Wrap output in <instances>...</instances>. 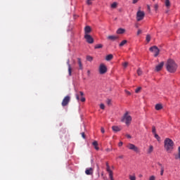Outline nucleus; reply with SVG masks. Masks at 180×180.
<instances>
[{
  "instance_id": "f257e3e1",
  "label": "nucleus",
  "mask_w": 180,
  "mask_h": 180,
  "mask_svg": "<svg viewBox=\"0 0 180 180\" xmlns=\"http://www.w3.org/2000/svg\"><path fill=\"white\" fill-rule=\"evenodd\" d=\"M166 68L169 72L174 73L176 71L178 65L174 60L169 59L166 63Z\"/></svg>"
},
{
  "instance_id": "f03ea898",
  "label": "nucleus",
  "mask_w": 180,
  "mask_h": 180,
  "mask_svg": "<svg viewBox=\"0 0 180 180\" xmlns=\"http://www.w3.org/2000/svg\"><path fill=\"white\" fill-rule=\"evenodd\" d=\"M165 149L167 153H172V150H174V141L172 139L169 138L165 139L164 141Z\"/></svg>"
},
{
  "instance_id": "7ed1b4c3",
  "label": "nucleus",
  "mask_w": 180,
  "mask_h": 180,
  "mask_svg": "<svg viewBox=\"0 0 180 180\" xmlns=\"http://www.w3.org/2000/svg\"><path fill=\"white\" fill-rule=\"evenodd\" d=\"M121 122L125 123L127 126H129L131 123V116L129 115V112H126L121 119Z\"/></svg>"
},
{
  "instance_id": "20e7f679",
  "label": "nucleus",
  "mask_w": 180,
  "mask_h": 180,
  "mask_svg": "<svg viewBox=\"0 0 180 180\" xmlns=\"http://www.w3.org/2000/svg\"><path fill=\"white\" fill-rule=\"evenodd\" d=\"M149 51H151V53H155L154 57H158V55L160 54V49L157 46H151L149 49Z\"/></svg>"
},
{
  "instance_id": "39448f33",
  "label": "nucleus",
  "mask_w": 180,
  "mask_h": 180,
  "mask_svg": "<svg viewBox=\"0 0 180 180\" xmlns=\"http://www.w3.org/2000/svg\"><path fill=\"white\" fill-rule=\"evenodd\" d=\"M99 73L103 75V74H106L108 72V68H106V65L105 64L101 63L98 68Z\"/></svg>"
},
{
  "instance_id": "423d86ee",
  "label": "nucleus",
  "mask_w": 180,
  "mask_h": 180,
  "mask_svg": "<svg viewBox=\"0 0 180 180\" xmlns=\"http://www.w3.org/2000/svg\"><path fill=\"white\" fill-rule=\"evenodd\" d=\"M144 11H139L136 13V20L140 22V20H143L145 16Z\"/></svg>"
},
{
  "instance_id": "0eeeda50",
  "label": "nucleus",
  "mask_w": 180,
  "mask_h": 180,
  "mask_svg": "<svg viewBox=\"0 0 180 180\" xmlns=\"http://www.w3.org/2000/svg\"><path fill=\"white\" fill-rule=\"evenodd\" d=\"M127 147L129 150H132L135 153H140V149L133 143H129Z\"/></svg>"
},
{
  "instance_id": "6e6552de",
  "label": "nucleus",
  "mask_w": 180,
  "mask_h": 180,
  "mask_svg": "<svg viewBox=\"0 0 180 180\" xmlns=\"http://www.w3.org/2000/svg\"><path fill=\"white\" fill-rule=\"evenodd\" d=\"M70 101H71V97L70 96H66L62 101V106H67V105L70 103Z\"/></svg>"
},
{
  "instance_id": "1a4fd4ad",
  "label": "nucleus",
  "mask_w": 180,
  "mask_h": 180,
  "mask_svg": "<svg viewBox=\"0 0 180 180\" xmlns=\"http://www.w3.org/2000/svg\"><path fill=\"white\" fill-rule=\"evenodd\" d=\"M106 171L109 174V177L110 180H115L113 179V172L110 170V167L109 166V163L106 162Z\"/></svg>"
},
{
  "instance_id": "9d476101",
  "label": "nucleus",
  "mask_w": 180,
  "mask_h": 180,
  "mask_svg": "<svg viewBox=\"0 0 180 180\" xmlns=\"http://www.w3.org/2000/svg\"><path fill=\"white\" fill-rule=\"evenodd\" d=\"M84 39L89 44H92L94 43V38L89 34H84Z\"/></svg>"
},
{
  "instance_id": "9b49d317",
  "label": "nucleus",
  "mask_w": 180,
  "mask_h": 180,
  "mask_svg": "<svg viewBox=\"0 0 180 180\" xmlns=\"http://www.w3.org/2000/svg\"><path fill=\"white\" fill-rule=\"evenodd\" d=\"M92 32V28L89 25L84 27V34H89Z\"/></svg>"
},
{
  "instance_id": "f8f14e48",
  "label": "nucleus",
  "mask_w": 180,
  "mask_h": 180,
  "mask_svg": "<svg viewBox=\"0 0 180 180\" xmlns=\"http://www.w3.org/2000/svg\"><path fill=\"white\" fill-rule=\"evenodd\" d=\"M67 65L68 66V74L69 76L71 77V75H72V68H71V64H70V59H68L67 60Z\"/></svg>"
},
{
  "instance_id": "ddd939ff",
  "label": "nucleus",
  "mask_w": 180,
  "mask_h": 180,
  "mask_svg": "<svg viewBox=\"0 0 180 180\" xmlns=\"http://www.w3.org/2000/svg\"><path fill=\"white\" fill-rule=\"evenodd\" d=\"M85 174L86 175H92L94 174V169L92 167L86 169Z\"/></svg>"
},
{
  "instance_id": "4468645a",
  "label": "nucleus",
  "mask_w": 180,
  "mask_h": 180,
  "mask_svg": "<svg viewBox=\"0 0 180 180\" xmlns=\"http://www.w3.org/2000/svg\"><path fill=\"white\" fill-rule=\"evenodd\" d=\"M162 67H164V62H161L159 65L156 66L155 71H161V70H162Z\"/></svg>"
},
{
  "instance_id": "2eb2a0df",
  "label": "nucleus",
  "mask_w": 180,
  "mask_h": 180,
  "mask_svg": "<svg viewBox=\"0 0 180 180\" xmlns=\"http://www.w3.org/2000/svg\"><path fill=\"white\" fill-rule=\"evenodd\" d=\"M77 64L79 65V70H84V66L82 65V61L80 58H77Z\"/></svg>"
},
{
  "instance_id": "dca6fc26",
  "label": "nucleus",
  "mask_w": 180,
  "mask_h": 180,
  "mask_svg": "<svg viewBox=\"0 0 180 180\" xmlns=\"http://www.w3.org/2000/svg\"><path fill=\"white\" fill-rule=\"evenodd\" d=\"M117 34H123L124 33H126V30L124 28H119L117 32H116Z\"/></svg>"
},
{
  "instance_id": "f3484780",
  "label": "nucleus",
  "mask_w": 180,
  "mask_h": 180,
  "mask_svg": "<svg viewBox=\"0 0 180 180\" xmlns=\"http://www.w3.org/2000/svg\"><path fill=\"white\" fill-rule=\"evenodd\" d=\"M108 40H112V41H115V40H117L119 37L115 35H110L108 37Z\"/></svg>"
},
{
  "instance_id": "a211bd4d",
  "label": "nucleus",
  "mask_w": 180,
  "mask_h": 180,
  "mask_svg": "<svg viewBox=\"0 0 180 180\" xmlns=\"http://www.w3.org/2000/svg\"><path fill=\"white\" fill-rule=\"evenodd\" d=\"M112 129L113 131H120V130H121L120 127H119L117 126H112Z\"/></svg>"
},
{
  "instance_id": "6ab92c4d",
  "label": "nucleus",
  "mask_w": 180,
  "mask_h": 180,
  "mask_svg": "<svg viewBox=\"0 0 180 180\" xmlns=\"http://www.w3.org/2000/svg\"><path fill=\"white\" fill-rule=\"evenodd\" d=\"M155 108L156 110H161V109H162V104H156Z\"/></svg>"
},
{
  "instance_id": "aec40b11",
  "label": "nucleus",
  "mask_w": 180,
  "mask_h": 180,
  "mask_svg": "<svg viewBox=\"0 0 180 180\" xmlns=\"http://www.w3.org/2000/svg\"><path fill=\"white\" fill-rule=\"evenodd\" d=\"M113 58V55L109 54L105 57L106 61H110Z\"/></svg>"
},
{
  "instance_id": "412c9836",
  "label": "nucleus",
  "mask_w": 180,
  "mask_h": 180,
  "mask_svg": "<svg viewBox=\"0 0 180 180\" xmlns=\"http://www.w3.org/2000/svg\"><path fill=\"white\" fill-rule=\"evenodd\" d=\"M92 145L94 146V147L95 148V150H99V147H98V141H94L92 143Z\"/></svg>"
},
{
  "instance_id": "4be33fe9",
  "label": "nucleus",
  "mask_w": 180,
  "mask_h": 180,
  "mask_svg": "<svg viewBox=\"0 0 180 180\" xmlns=\"http://www.w3.org/2000/svg\"><path fill=\"white\" fill-rule=\"evenodd\" d=\"M165 5L167 8H169L171 6V2L169 0H165Z\"/></svg>"
},
{
  "instance_id": "5701e85b",
  "label": "nucleus",
  "mask_w": 180,
  "mask_h": 180,
  "mask_svg": "<svg viewBox=\"0 0 180 180\" xmlns=\"http://www.w3.org/2000/svg\"><path fill=\"white\" fill-rule=\"evenodd\" d=\"M154 150V147L153 146H150L148 150V153L151 154V153Z\"/></svg>"
},
{
  "instance_id": "b1692460",
  "label": "nucleus",
  "mask_w": 180,
  "mask_h": 180,
  "mask_svg": "<svg viewBox=\"0 0 180 180\" xmlns=\"http://www.w3.org/2000/svg\"><path fill=\"white\" fill-rule=\"evenodd\" d=\"M127 44V40H123L120 44V47H123V46H124V44Z\"/></svg>"
},
{
  "instance_id": "393cba45",
  "label": "nucleus",
  "mask_w": 180,
  "mask_h": 180,
  "mask_svg": "<svg viewBox=\"0 0 180 180\" xmlns=\"http://www.w3.org/2000/svg\"><path fill=\"white\" fill-rule=\"evenodd\" d=\"M117 7V3L114 2L111 4V8H112V9H115Z\"/></svg>"
},
{
  "instance_id": "a878e982",
  "label": "nucleus",
  "mask_w": 180,
  "mask_h": 180,
  "mask_svg": "<svg viewBox=\"0 0 180 180\" xmlns=\"http://www.w3.org/2000/svg\"><path fill=\"white\" fill-rule=\"evenodd\" d=\"M150 40H151V36H150V34H147L146 35V41L148 43H150Z\"/></svg>"
},
{
  "instance_id": "bb28decb",
  "label": "nucleus",
  "mask_w": 180,
  "mask_h": 180,
  "mask_svg": "<svg viewBox=\"0 0 180 180\" xmlns=\"http://www.w3.org/2000/svg\"><path fill=\"white\" fill-rule=\"evenodd\" d=\"M86 60H87V61H92L93 60H94V58H92V56H86Z\"/></svg>"
},
{
  "instance_id": "cd10ccee",
  "label": "nucleus",
  "mask_w": 180,
  "mask_h": 180,
  "mask_svg": "<svg viewBox=\"0 0 180 180\" xmlns=\"http://www.w3.org/2000/svg\"><path fill=\"white\" fill-rule=\"evenodd\" d=\"M155 136V138L158 140V141H160V140H161V138L160 137V136H158V134H153Z\"/></svg>"
},
{
  "instance_id": "c85d7f7f",
  "label": "nucleus",
  "mask_w": 180,
  "mask_h": 180,
  "mask_svg": "<svg viewBox=\"0 0 180 180\" xmlns=\"http://www.w3.org/2000/svg\"><path fill=\"white\" fill-rule=\"evenodd\" d=\"M103 47V45L99 44L95 46L94 49H102Z\"/></svg>"
},
{
  "instance_id": "c756f323",
  "label": "nucleus",
  "mask_w": 180,
  "mask_h": 180,
  "mask_svg": "<svg viewBox=\"0 0 180 180\" xmlns=\"http://www.w3.org/2000/svg\"><path fill=\"white\" fill-rule=\"evenodd\" d=\"M129 179L130 180H136V175H133V176H131V175H129Z\"/></svg>"
},
{
  "instance_id": "7c9ffc66",
  "label": "nucleus",
  "mask_w": 180,
  "mask_h": 180,
  "mask_svg": "<svg viewBox=\"0 0 180 180\" xmlns=\"http://www.w3.org/2000/svg\"><path fill=\"white\" fill-rule=\"evenodd\" d=\"M152 133H153V134H155L157 133L155 127L154 126L152 127Z\"/></svg>"
},
{
  "instance_id": "2f4dec72",
  "label": "nucleus",
  "mask_w": 180,
  "mask_h": 180,
  "mask_svg": "<svg viewBox=\"0 0 180 180\" xmlns=\"http://www.w3.org/2000/svg\"><path fill=\"white\" fill-rule=\"evenodd\" d=\"M137 74H138V75H141V74H143L141 69H140V68L138 69Z\"/></svg>"
},
{
  "instance_id": "473e14b6",
  "label": "nucleus",
  "mask_w": 180,
  "mask_h": 180,
  "mask_svg": "<svg viewBox=\"0 0 180 180\" xmlns=\"http://www.w3.org/2000/svg\"><path fill=\"white\" fill-rule=\"evenodd\" d=\"M160 175L161 176L164 175V167H162L160 168Z\"/></svg>"
},
{
  "instance_id": "72a5a7b5",
  "label": "nucleus",
  "mask_w": 180,
  "mask_h": 180,
  "mask_svg": "<svg viewBox=\"0 0 180 180\" xmlns=\"http://www.w3.org/2000/svg\"><path fill=\"white\" fill-rule=\"evenodd\" d=\"M124 68H127V65H129V63L127 62H125L122 64Z\"/></svg>"
},
{
  "instance_id": "f704fd0d",
  "label": "nucleus",
  "mask_w": 180,
  "mask_h": 180,
  "mask_svg": "<svg viewBox=\"0 0 180 180\" xmlns=\"http://www.w3.org/2000/svg\"><path fill=\"white\" fill-rule=\"evenodd\" d=\"M140 91H141V87H138V88L135 90V92H136V94H139V92H140Z\"/></svg>"
},
{
  "instance_id": "c9c22d12",
  "label": "nucleus",
  "mask_w": 180,
  "mask_h": 180,
  "mask_svg": "<svg viewBox=\"0 0 180 180\" xmlns=\"http://www.w3.org/2000/svg\"><path fill=\"white\" fill-rule=\"evenodd\" d=\"M154 8L155 11H158V4H155Z\"/></svg>"
},
{
  "instance_id": "e433bc0d",
  "label": "nucleus",
  "mask_w": 180,
  "mask_h": 180,
  "mask_svg": "<svg viewBox=\"0 0 180 180\" xmlns=\"http://www.w3.org/2000/svg\"><path fill=\"white\" fill-rule=\"evenodd\" d=\"M81 135H82V137L83 139H86L85 133H84V132H82V133H81Z\"/></svg>"
},
{
  "instance_id": "4c0bfd02",
  "label": "nucleus",
  "mask_w": 180,
  "mask_h": 180,
  "mask_svg": "<svg viewBox=\"0 0 180 180\" xmlns=\"http://www.w3.org/2000/svg\"><path fill=\"white\" fill-rule=\"evenodd\" d=\"M149 180H155V176H151L149 178Z\"/></svg>"
},
{
  "instance_id": "58836bf2",
  "label": "nucleus",
  "mask_w": 180,
  "mask_h": 180,
  "mask_svg": "<svg viewBox=\"0 0 180 180\" xmlns=\"http://www.w3.org/2000/svg\"><path fill=\"white\" fill-rule=\"evenodd\" d=\"M100 108H101V109H105V105L104 104H101L100 105Z\"/></svg>"
},
{
  "instance_id": "ea45409f",
  "label": "nucleus",
  "mask_w": 180,
  "mask_h": 180,
  "mask_svg": "<svg viewBox=\"0 0 180 180\" xmlns=\"http://www.w3.org/2000/svg\"><path fill=\"white\" fill-rule=\"evenodd\" d=\"M124 158V156L123 155H121L118 156L117 158H120V160H123Z\"/></svg>"
},
{
  "instance_id": "a19ab883",
  "label": "nucleus",
  "mask_w": 180,
  "mask_h": 180,
  "mask_svg": "<svg viewBox=\"0 0 180 180\" xmlns=\"http://www.w3.org/2000/svg\"><path fill=\"white\" fill-rule=\"evenodd\" d=\"M141 33H142L141 30H138L137 35L139 36V34H141Z\"/></svg>"
},
{
  "instance_id": "79ce46f5",
  "label": "nucleus",
  "mask_w": 180,
  "mask_h": 180,
  "mask_svg": "<svg viewBox=\"0 0 180 180\" xmlns=\"http://www.w3.org/2000/svg\"><path fill=\"white\" fill-rule=\"evenodd\" d=\"M125 92L127 94V95H131V93H130V91L125 90Z\"/></svg>"
},
{
  "instance_id": "37998d69",
  "label": "nucleus",
  "mask_w": 180,
  "mask_h": 180,
  "mask_svg": "<svg viewBox=\"0 0 180 180\" xmlns=\"http://www.w3.org/2000/svg\"><path fill=\"white\" fill-rule=\"evenodd\" d=\"M76 99L77 101H79V95L76 94Z\"/></svg>"
},
{
  "instance_id": "c03bdc74",
  "label": "nucleus",
  "mask_w": 180,
  "mask_h": 180,
  "mask_svg": "<svg viewBox=\"0 0 180 180\" xmlns=\"http://www.w3.org/2000/svg\"><path fill=\"white\" fill-rule=\"evenodd\" d=\"M122 146H123V142H120V143H118V146H119V147H122Z\"/></svg>"
},
{
  "instance_id": "a18cd8bd",
  "label": "nucleus",
  "mask_w": 180,
  "mask_h": 180,
  "mask_svg": "<svg viewBox=\"0 0 180 180\" xmlns=\"http://www.w3.org/2000/svg\"><path fill=\"white\" fill-rule=\"evenodd\" d=\"M111 102L112 101L110 99L107 100L108 105H110Z\"/></svg>"
},
{
  "instance_id": "49530a36",
  "label": "nucleus",
  "mask_w": 180,
  "mask_h": 180,
  "mask_svg": "<svg viewBox=\"0 0 180 180\" xmlns=\"http://www.w3.org/2000/svg\"><path fill=\"white\" fill-rule=\"evenodd\" d=\"M139 2V0H133L132 4H137Z\"/></svg>"
},
{
  "instance_id": "de8ad7c7",
  "label": "nucleus",
  "mask_w": 180,
  "mask_h": 180,
  "mask_svg": "<svg viewBox=\"0 0 180 180\" xmlns=\"http://www.w3.org/2000/svg\"><path fill=\"white\" fill-rule=\"evenodd\" d=\"M80 101H81V102H85V98L82 97Z\"/></svg>"
},
{
  "instance_id": "09e8293b",
  "label": "nucleus",
  "mask_w": 180,
  "mask_h": 180,
  "mask_svg": "<svg viewBox=\"0 0 180 180\" xmlns=\"http://www.w3.org/2000/svg\"><path fill=\"white\" fill-rule=\"evenodd\" d=\"M101 133L103 134L105 133V129L103 127H101Z\"/></svg>"
},
{
  "instance_id": "8fccbe9b",
  "label": "nucleus",
  "mask_w": 180,
  "mask_h": 180,
  "mask_svg": "<svg viewBox=\"0 0 180 180\" xmlns=\"http://www.w3.org/2000/svg\"><path fill=\"white\" fill-rule=\"evenodd\" d=\"M126 137H127V139H131V136H130V134H127Z\"/></svg>"
},
{
  "instance_id": "3c124183",
  "label": "nucleus",
  "mask_w": 180,
  "mask_h": 180,
  "mask_svg": "<svg viewBox=\"0 0 180 180\" xmlns=\"http://www.w3.org/2000/svg\"><path fill=\"white\" fill-rule=\"evenodd\" d=\"M158 165H159L160 167V168H162V167H164V166H162V164H161L160 162L158 163Z\"/></svg>"
},
{
  "instance_id": "603ef678",
  "label": "nucleus",
  "mask_w": 180,
  "mask_h": 180,
  "mask_svg": "<svg viewBox=\"0 0 180 180\" xmlns=\"http://www.w3.org/2000/svg\"><path fill=\"white\" fill-rule=\"evenodd\" d=\"M79 94H80L81 96H84V92L79 91Z\"/></svg>"
},
{
  "instance_id": "864d4df0",
  "label": "nucleus",
  "mask_w": 180,
  "mask_h": 180,
  "mask_svg": "<svg viewBox=\"0 0 180 180\" xmlns=\"http://www.w3.org/2000/svg\"><path fill=\"white\" fill-rule=\"evenodd\" d=\"M87 74H88V75H90L91 71L88 70V71H87Z\"/></svg>"
},
{
  "instance_id": "5fc2aeb1",
  "label": "nucleus",
  "mask_w": 180,
  "mask_h": 180,
  "mask_svg": "<svg viewBox=\"0 0 180 180\" xmlns=\"http://www.w3.org/2000/svg\"><path fill=\"white\" fill-rule=\"evenodd\" d=\"M148 10L149 11H150V6H148Z\"/></svg>"
},
{
  "instance_id": "6e6d98bb",
  "label": "nucleus",
  "mask_w": 180,
  "mask_h": 180,
  "mask_svg": "<svg viewBox=\"0 0 180 180\" xmlns=\"http://www.w3.org/2000/svg\"><path fill=\"white\" fill-rule=\"evenodd\" d=\"M107 151H110V149H107Z\"/></svg>"
},
{
  "instance_id": "4d7b16f0",
  "label": "nucleus",
  "mask_w": 180,
  "mask_h": 180,
  "mask_svg": "<svg viewBox=\"0 0 180 180\" xmlns=\"http://www.w3.org/2000/svg\"><path fill=\"white\" fill-rule=\"evenodd\" d=\"M153 1H155V0H153Z\"/></svg>"
}]
</instances>
